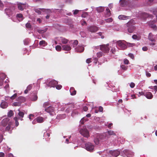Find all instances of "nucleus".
<instances>
[{"label":"nucleus","instance_id":"obj_18","mask_svg":"<svg viewBox=\"0 0 157 157\" xmlns=\"http://www.w3.org/2000/svg\"><path fill=\"white\" fill-rule=\"evenodd\" d=\"M17 100L21 102V104L22 103H23L25 101L26 99L25 98L22 96H20L17 98Z\"/></svg>","mask_w":157,"mask_h":157},{"label":"nucleus","instance_id":"obj_20","mask_svg":"<svg viewBox=\"0 0 157 157\" xmlns=\"http://www.w3.org/2000/svg\"><path fill=\"white\" fill-rule=\"evenodd\" d=\"M123 152L124 154L128 157H129V155H132L133 154V153L132 152L127 149L124 150Z\"/></svg>","mask_w":157,"mask_h":157},{"label":"nucleus","instance_id":"obj_38","mask_svg":"<svg viewBox=\"0 0 157 157\" xmlns=\"http://www.w3.org/2000/svg\"><path fill=\"white\" fill-rule=\"evenodd\" d=\"M99 138H94V141L96 144H98L99 143Z\"/></svg>","mask_w":157,"mask_h":157},{"label":"nucleus","instance_id":"obj_56","mask_svg":"<svg viewBox=\"0 0 157 157\" xmlns=\"http://www.w3.org/2000/svg\"><path fill=\"white\" fill-rule=\"evenodd\" d=\"M124 63L125 64H128L129 63V61L127 59H124Z\"/></svg>","mask_w":157,"mask_h":157},{"label":"nucleus","instance_id":"obj_14","mask_svg":"<svg viewBox=\"0 0 157 157\" xmlns=\"http://www.w3.org/2000/svg\"><path fill=\"white\" fill-rule=\"evenodd\" d=\"M84 48L83 46H80L79 45L76 48H75V51L77 52H81L84 50Z\"/></svg>","mask_w":157,"mask_h":157},{"label":"nucleus","instance_id":"obj_17","mask_svg":"<svg viewBox=\"0 0 157 157\" xmlns=\"http://www.w3.org/2000/svg\"><path fill=\"white\" fill-rule=\"evenodd\" d=\"M45 110L48 113H52L54 111V108L53 107L50 106L47 108H45Z\"/></svg>","mask_w":157,"mask_h":157},{"label":"nucleus","instance_id":"obj_61","mask_svg":"<svg viewBox=\"0 0 157 157\" xmlns=\"http://www.w3.org/2000/svg\"><path fill=\"white\" fill-rule=\"evenodd\" d=\"M74 11L73 13L74 15H76L77 14V13H78L79 10H75V11Z\"/></svg>","mask_w":157,"mask_h":157},{"label":"nucleus","instance_id":"obj_30","mask_svg":"<svg viewBox=\"0 0 157 157\" xmlns=\"http://www.w3.org/2000/svg\"><path fill=\"white\" fill-rule=\"evenodd\" d=\"M34 10L36 13H38L39 14H41V11L40 10H41L42 11H44V9L41 8H35L34 9Z\"/></svg>","mask_w":157,"mask_h":157},{"label":"nucleus","instance_id":"obj_48","mask_svg":"<svg viewBox=\"0 0 157 157\" xmlns=\"http://www.w3.org/2000/svg\"><path fill=\"white\" fill-rule=\"evenodd\" d=\"M17 94L16 93L15 94H14L13 95H12L10 97V98L11 99L13 100V99H14L16 98V97H17Z\"/></svg>","mask_w":157,"mask_h":157},{"label":"nucleus","instance_id":"obj_62","mask_svg":"<svg viewBox=\"0 0 157 157\" xmlns=\"http://www.w3.org/2000/svg\"><path fill=\"white\" fill-rule=\"evenodd\" d=\"M91 58H89L87 59L86 60V62L88 63H90L91 62Z\"/></svg>","mask_w":157,"mask_h":157},{"label":"nucleus","instance_id":"obj_57","mask_svg":"<svg viewBox=\"0 0 157 157\" xmlns=\"http://www.w3.org/2000/svg\"><path fill=\"white\" fill-rule=\"evenodd\" d=\"M3 6V5L1 1L0 0V9L2 10Z\"/></svg>","mask_w":157,"mask_h":157},{"label":"nucleus","instance_id":"obj_54","mask_svg":"<svg viewBox=\"0 0 157 157\" xmlns=\"http://www.w3.org/2000/svg\"><path fill=\"white\" fill-rule=\"evenodd\" d=\"M142 49L144 51H146L148 50V48L147 46H144L143 47Z\"/></svg>","mask_w":157,"mask_h":157},{"label":"nucleus","instance_id":"obj_39","mask_svg":"<svg viewBox=\"0 0 157 157\" xmlns=\"http://www.w3.org/2000/svg\"><path fill=\"white\" fill-rule=\"evenodd\" d=\"M37 95H35L33 96V97L31 98V100L32 101H36L37 99Z\"/></svg>","mask_w":157,"mask_h":157},{"label":"nucleus","instance_id":"obj_12","mask_svg":"<svg viewBox=\"0 0 157 157\" xmlns=\"http://www.w3.org/2000/svg\"><path fill=\"white\" fill-rule=\"evenodd\" d=\"M129 1L128 0H120L119 3L121 7H124L128 5Z\"/></svg>","mask_w":157,"mask_h":157},{"label":"nucleus","instance_id":"obj_1","mask_svg":"<svg viewBox=\"0 0 157 157\" xmlns=\"http://www.w3.org/2000/svg\"><path fill=\"white\" fill-rule=\"evenodd\" d=\"M2 123L3 126L7 125L6 128L5 130L11 133V131L13 129V128L12 127V122L10 121V119L8 118L4 119L2 121Z\"/></svg>","mask_w":157,"mask_h":157},{"label":"nucleus","instance_id":"obj_55","mask_svg":"<svg viewBox=\"0 0 157 157\" xmlns=\"http://www.w3.org/2000/svg\"><path fill=\"white\" fill-rule=\"evenodd\" d=\"M62 86L61 85H57L56 86V89H58V90H59V89H61V88H62Z\"/></svg>","mask_w":157,"mask_h":157},{"label":"nucleus","instance_id":"obj_64","mask_svg":"<svg viewBox=\"0 0 157 157\" xmlns=\"http://www.w3.org/2000/svg\"><path fill=\"white\" fill-rule=\"evenodd\" d=\"M99 110L100 112H102L103 110V108L102 107L100 106L99 108Z\"/></svg>","mask_w":157,"mask_h":157},{"label":"nucleus","instance_id":"obj_13","mask_svg":"<svg viewBox=\"0 0 157 157\" xmlns=\"http://www.w3.org/2000/svg\"><path fill=\"white\" fill-rule=\"evenodd\" d=\"M156 20H151L147 22L148 25L151 28H153V27H155V25L154 24L156 22Z\"/></svg>","mask_w":157,"mask_h":157},{"label":"nucleus","instance_id":"obj_5","mask_svg":"<svg viewBox=\"0 0 157 157\" xmlns=\"http://www.w3.org/2000/svg\"><path fill=\"white\" fill-rule=\"evenodd\" d=\"M125 43L126 42L124 40H119L117 41V44L120 47L121 49L124 50L127 47Z\"/></svg>","mask_w":157,"mask_h":157},{"label":"nucleus","instance_id":"obj_43","mask_svg":"<svg viewBox=\"0 0 157 157\" xmlns=\"http://www.w3.org/2000/svg\"><path fill=\"white\" fill-rule=\"evenodd\" d=\"M78 42L77 40H75L72 44L73 47H75L78 44Z\"/></svg>","mask_w":157,"mask_h":157},{"label":"nucleus","instance_id":"obj_9","mask_svg":"<svg viewBox=\"0 0 157 157\" xmlns=\"http://www.w3.org/2000/svg\"><path fill=\"white\" fill-rule=\"evenodd\" d=\"M80 133L84 137H87L88 135V132L87 129L83 127L80 131Z\"/></svg>","mask_w":157,"mask_h":157},{"label":"nucleus","instance_id":"obj_28","mask_svg":"<svg viewBox=\"0 0 157 157\" xmlns=\"http://www.w3.org/2000/svg\"><path fill=\"white\" fill-rule=\"evenodd\" d=\"M47 29H37V31L40 33L42 34L45 33L47 30Z\"/></svg>","mask_w":157,"mask_h":157},{"label":"nucleus","instance_id":"obj_46","mask_svg":"<svg viewBox=\"0 0 157 157\" xmlns=\"http://www.w3.org/2000/svg\"><path fill=\"white\" fill-rule=\"evenodd\" d=\"M121 67L122 69L124 70H126L127 69V66L124 65H122L121 66Z\"/></svg>","mask_w":157,"mask_h":157},{"label":"nucleus","instance_id":"obj_52","mask_svg":"<svg viewBox=\"0 0 157 157\" xmlns=\"http://www.w3.org/2000/svg\"><path fill=\"white\" fill-rule=\"evenodd\" d=\"M32 88V84L29 85L27 87V89L29 91Z\"/></svg>","mask_w":157,"mask_h":157},{"label":"nucleus","instance_id":"obj_44","mask_svg":"<svg viewBox=\"0 0 157 157\" xmlns=\"http://www.w3.org/2000/svg\"><path fill=\"white\" fill-rule=\"evenodd\" d=\"M127 46L129 47H132L135 45V44L134 43H127Z\"/></svg>","mask_w":157,"mask_h":157},{"label":"nucleus","instance_id":"obj_33","mask_svg":"<svg viewBox=\"0 0 157 157\" xmlns=\"http://www.w3.org/2000/svg\"><path fill=\"white\" fill-rule=\"evenodd\" d=\"M78 114V112L76 109H74L72 111L71 113V116L72 117H74L76 115H77Z\"/></svg>","mask_w":157,"mask_h":157},{"label":"nucleus","instance_id":"obj_2","mask_svg":"<svg viewBox=\"0 0 157 157\" xmlns=\"http://www.w3.org/2000/svg\"><path fill=\"white\" fill-rule=\"evenodd\" d=\"M18 111L19 112L17 113V115L18 116V117L17 118V117H15L14 118V120L15 121V125L16 126H17L19 125L18 120L19 119L21 121H23V118L24 117V113L22 111H21L20 109H18Z\"/></svg>","mask_w":157,"mask_h":157},{"label":"nucleus","instance_id":"obj_27","mask_svg":"<svg viewBox=\"0 0 157 157\" xmlns=\"http://www.w3.org/2000/svg\"><path fill=\"white\" fill-rule=\"evenodd\" d=\"M25 4H22L21 3H19L18 4V9L21 10H23L24 8V6Z\"/></svg>","mask_w":157,"mask_h":157},{"label":"nucleus","instance_id":"obj_15","mask_svg":"<svg viewBox=\"0 0 157 157\" xmlns=\"http://www.w3.org/2000/svg\"><path fill=\"white\" fill-rule=\"evenodd\" d=\"M5 12L6 14L10 17L13 15V12L9 8L6 9L5 10Z\"/></svg>","mask_w":157,"mask_h":157},{"label":"nucleus","instance_id":"obj_22","mask_svg":"<svg viewBox=\"0 0 157 157\" xmlns=\"http://www.w3.org/2000/svg\"><path fill=\"white\" fill-rule=\"evenodd\" d=\"M104 7L102 6H99L97 7L96 8V10L97 11V12L98 13H100L103 12L104 11Z\"/></svg>","mask_w":157,"mask_h":157},{"label":"nucleus","instance_id":"obj_42","mask_svg":"<svg viewBox=\"0 0 157 157\" xmlns=\"http://www.w3.org/2000/svg\"><path fill=\"white\" fill-rule=\"evenodd\" d=\"M56 49L57 51H59L61 50V47L60 45H57L56 47Z\"/></svg>","mask_w":157,"mask_h":157},{"label":"nucleus","instance_id":"obj_32","mask_svg":"<svg viewBox=\"0 0 157 157\" xmlns=\"http://www.w3.org/2000/svg\"><path fill=\"white\" fill-rule=\"evenodd\" d=\"M21 105V102L19 101L14 102L13 103V105L14 106H19Z\"/></svg>","mask_w":157,"mask_h":157},{"label":"nucleus","instance_id":"obj_8","mask_svg":"<svg viewBox=\"0 0 157 157\" xmlns=\"http://www.w3.org/2000/svg\"><path fill=\"white\" fill-rule=\"evenodd\" d=\"M88 31L91 33H95L98 30V27L95 26H91L87 28Z\"/></svg>","mask_w":157,"mask_h":157},{"label":"nucleus","instance_id":"obj_10","mask_svg":"<svg viewBox=\"0 0 157 157\" xmlns=\"http://www.w3.org/2000/svg\"><path fill=\"white\" fill-rule=\"evenodd\" d=\"M109 45L108 44L102 45L100 47V49L104 52L107 53L109 50Z\"/></svg>","mask_w":157,"mask_h":157},{"label":"nucleus","instance_id":"obj_19","mask_svg":"<svg viewBox=\"0 0 157 157\" xmlns=\"http://www.w3.org/2000/svg\"><path fill=\"white\" fill-rule=\"evenodd\" d=\"M62 48L65 51H69L71 50V47L67 45H62Z\"/></svg>","mask_w":157,"mask_h":157},{"label":"nucleus","instance_id":"obj_45","mask_svg":"<svg viewBox=\"0 0 157 157\" xmlns=\"http://www.w3.org/2000/svg\"><path fill=\"white\" fill-rule=\"evenodd\" d=\"M152 13L155 15L156 17V19L157 20V10H153L152 11Z\"/></svg>","mask_w":157,"mask_h":157},{"label":"nucleus","instance_id":"obj_26","mask_svg":"<svg viewBox=\"0 0 157 157\" xmlns=\"http://www.w3.org/2000/svg\"><path fill=\"white\" fill-rule=\"evenodd\" d=\"M70 91L71 93V95H75L76 94V91L75 90L74 88L71 87L70 90Z\"/></svg>","mask_w":157,"mask_h":157},{"label":"nucleus","instance_id":"obj_3","mask_svg":"<svg viewBox=\"0 0 157 157\" xmlns=\"http://www.w3.org/2000/svg\"><path fill=\"white\" fill-rule=\"evenodd\" d=\"M134 23L133 20H131L128 22L126 25L128 28V31L130 33H132L134 31L135 27L134 26Z\"/></svg>","mask_w":157,"mask_h":157},{"label":"nucleus","instance_id":"obj_59","mask_svg":"<svg viewBox=\"0 0 157 157\" xmlns=\"http://www.w3.org/2000/svg\"><path fill=\"white\" fill-rule=\"evenodd\" d=\"M135 86V84L134 83L132 82H131L130 85V87L132 88H133Z\"/></svg>","mask_w":157,"mask_h":157},{"label":"nucleus","instance_id":"obj_23","mask_svg":"<svg viewBox=\"0 0 157 157\" xmlns=\"http://www.w3.org/2000/svg\"><path fill=\"white\" fill-rule=\"evenodd\" d=\"M37 122L39 123H42L44 121V118L41 117H38L36 118Z\"/></svg>","mask_w":157,"mask_h":157},{"label":"nucleus","instance_id":"obj_4","mask_svg":"<svg viewBox=\"0 0 157 157\" xmlns=\"http://www.w3.org/2000/svg\"><path fill=\"white\" fill-rule=\"evenodd\" d=\"M154 17L153 15L146 13H143L140 15V19L142 20L145 21L147 18L153 19Z\"/></svg>","mask_w":157,"mask_h":157},{"label":"nucleus","instance_id":"obj_24","mask_svg":"<svg viewBox=\"0 0 157 157\" xmlns=\"http://www.w3.org/2000/svg\"><path fill=\"white\" fill-rule=\"evenodd\" d=\"M16 17L19 21H22L24 18L22 14L21 13L17 14Z\"/></svg>","mask_w":157,"mask_h":157},{"label":"nucleus","instance_id":"obj_58","mask_svg":"<svg viewBox=\"0 0 157 157\" xmlns=\"http://www.w3.org/2000/svg\"><path fill=\"white\" fill-rule=\"evenodd\" d=\"M87 15V12H84L82 15V16L83 17H86V16Z\"/></svg>","mask_w":157,"mask_h":157},{"label":"nucleus","instance_id":"obj_31","mask_svg":"<svg viewBox=\"0 0 157 157\" xmlns=\"http://www.w3.org/2000/svg\"><path fill=\"white\" fill-rule=\"evenodd\" d=\"M128 17L125 15H121L118 16V18L120 20H125Z\"/></svg>","mask_w":157,"mask_h":157},{"label":"nucleus","instance_id":"obj_25","mask_svg":"<svg viewBox=\"0 0 157 157\" xmlns=\"http://www.w3.org/2000/svg\"><path fill=\"white\" fill-rule=\"evenodd\" d=\"M145 95L148 99H151L153 98V95L150 92L146 93Z\"/></svg>","mask_w":157,"mask_h":157},{"label":"nucleus","instance_id":"obj_37","mask_svg":"<svg viewBox=\"0 0 157 157\" xmlns=\"http://www.w3.org/2000/svg\"><path fill=\"white\" fill-rule=\"evenodd\" d=\"M132 38L135 40H139L140 39V37L139 36H138L135 35H134L132 36Z\"/></svg>","mask_w":157,"mask_h":157},{"label":"nucleus","instance_id":"obj_11","mask_svg":"<svg viewBox=\"0 0 157 157\" xmlns=\"http://www.w3.org/2000/svg\"><path fill=\"white\" fill-rule=\"evenodd\" d=\"M109 153L112 156L116 157L120 155V152L119 151L116 150L113 151H110Z\"/></svg>","mask_w":157,"mask_h":157},{"label":"nucleus","instance_id":"obj_29","mask_svg":"<svg viewBox=\"0 0 157 157\" xmlns=\"http://www.w3.org/2000/svg\"><path fill=\"white\" fill-rule=\"evenodd\" d=\"M1 106L2 108H6L8 106V104L5 101H3L1 104Z\"/></svg>","mask_w":157,"mask_h":157},{"label":"nucleus","instance_id":"obj_51","mask_svg":"<svg viewBox=\"0 0 157 157\" xmlns=\"http://www.w3.org/2000/svg\"><path fill=\"white\" fill-rule=\"evenodd\" d=\"M49 102H45L43 104V107H46L49 105Z\"/></svg>","mask_w":157,"mask_h":157},{"label":"nucleus","instance_id":"obj_16","mask_svg":"<svg viewBox=\"0 0 157 157\" xmlns=\"http://www.w3.org/2000/svg\"><path fill=\"white\" fill-rule=\"evenodd\" d=\"M148 39L151 41H155V37L151 33H149L148 36Z\"/></svg>","mask_w":157,"mask_h":157},{"label":"nucleus","instance_id":"obj_53","mask_svg":"<svg viewBox=\"0 0 157 157\" xmlns=\"http://www.w3.org/2000/svg\"><path fill=\"white\" fill-rule=\"evenodd\" d=\"M108 133L109 135H115V134L114 133L113 131H109L108 132Z\"/></svg>","mask_w":157,"mask_h":157},{"label":"nucleus","instance_id":"obj_47","mask_svg":"<svg viewBox=\"0 0 157 157\" xmlns=\"http://www.w3.org/2000/svg\"><path fill=\"white\" fill-rule=\"evenodd\" d=\"M113 21V19L112 18H109L107 19H105V21L107 22H111Z\"/></svg>","mask_w":157,"mask_h":157},{"label":"nucleus","instance_id":"obj_21","mask_svg":"<svg viewBox=\"0 0 157 157\" xmlns=\"http://www.w3.org/2000/svg\"><path fill=\"white\" fill-rule=\"evenodd\" d=\"M59 40L61 41L62 43L63 44H67L68 41V40L67 39L62 37H60L59 39Z\"/></svg>","mask_w":157,"mask_h":157},{"label":"nucleus","instance_id":"obj_35","mask_svg":"<svg viewBox=\"0 0 157 157\" xmlns=\"http://www.w3.org/2000/svg\"><path fill=\"white\" fill-rule=\"evenodd\" d=\"M80 34L81 36L83 38L86 37L87 36L86 33L83 31H81L80 33Z\"/></svg>","mask_w":157,"mask_h":157},{"label":"nucleus","instance_id":"obj_49","mask_svg":"<svg viewBox=\"0 0 157 157\" xmlns=\"http://www.w3.org/2000/svg\"><path fill=\"white\" fill-rule=\"evenodd\" d=\"M50 136V134L48 133L47 132H46L44 133V137H49Z\"/></svg>","mask_w":157,"mask_h":157},{"label":"nucleus","instance_id":"obj_6","mask_svg":"<svg viewBox=\"0 0 157 157\" xmlns=\"http://www.w3.org/2000/svg\"><path fill=\"white\" fill-rule=\"evenodd\" d=\"M85 147L87 150L91 151L94 150V146L91 143L88 142L85 144Z\"/></svg>","mask_w":157,"mask_h":157},{"label":"nucleus","instance_id":"obj_63","mask_svg":"<svg viewBox=\"0 0 157 157\" xmlns=\"http://www.w3.org/2000/svg\"><path fill=\"white\" fill-rule=\"evenodd\" d=\"M5 154L2 152H0V157H4Z\"/></svg>","mask_w":157,"mask_h":157},{"label":"nucleus","instance_id":"obj_7","mask_svg":"<svg viewBox=\"0 0 157 157\" xmlns=\"http://www.w3.org/2000/svg\"><path fill=\"white\" fill-rule=\"evenodd\" d=\"M57 84L58 82L57 81L54 80H51L49 82L48 81L46 83L47 86L51 87H54Z\"/></svg>","mask_w":157,"mask_h":157},{"label":"nucleus","instance_id":"obj_36","mask_svg":"<svg viewBox=\"0 0 157 157\" xmlns=\"http://www.w3.org/2000/svg\"><path fill=\"white\" fill-rule=\"evenodd\" d=\"M2 76H3V78H1V80L0 81V86L2 85L3 84V80L5 78L6 76L4 74H2Z\"/></svg>","mask_w":157,"mask_h":157},{"label":"nucleus","instance_id":"obj_40","mask_svg":"<svg viewBox=\"0 0 157 157\" xmlns=\"http://www.w3.org/2000/svg\"><path fill=\"white\" fill-rule=\"evenodd\" d=\"M25 26L26 28L29 29H30L31 28V25L29 22H28L26 24Z\"/></svg>","mask_w":157,"mask_h":157},{"label":"nucleus","instance_id":"obj_41","mask_svg":"<svg viewBox=\"0 0 157 157\" xmlns=\"http://www.w3.org/2000/svg\"><path fill=\"white\" fill-rule=\"evenodd\" d=\"M13 115V111L12 110H10L8 113V116L9 117H11Z\"/></svg>","mask_w":157,"mask_h":157},{"label":"nucleus","instance_id":"obj_50","mask_svg":"<svg viewBox=\"0 0 157 157\" xmlns=\"http://www.w3.org/2000/svg\"><path fill=\"white\" fill-rule=\"evenodd\" d=\"M99 36H101V39H103L104 38V36L103 35H102V33L101 32H99L98 33H97Z\"/></svg>","mask_w":157,"mask_h":157},{"label":"nucleus","instance_id":"obj_60","mask_svg":"<svg viewBox=\"0 0 157 157\" xmlns=\"http://www.w3.org/2000/svg\"><path fill=\"white\" fill-rule=\"evenodd\" d=\"M131 58L133 59L134 58V56L133 54L130 53L128 55Z\"/></svg>","mask_w":157,"mask_h":157},{"label":"nucleus","instance_id":"obj_34","mask_svg":"<svg viewBox=\"0 0 157 157\" xmlns=\"http://www.w3.org/2000/svg\"><path fill=\"white\" fill-rule=\"evenodd\" d=\"M39 44L40 45H42L43 46H45L47 45V43L44 40H41L40 41L39 43Z\"/></svg>","mask_w":157,"mask_h":157}]
</instances>
